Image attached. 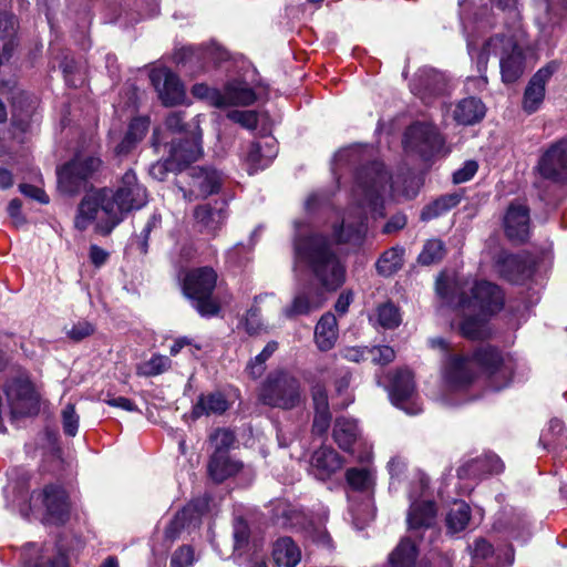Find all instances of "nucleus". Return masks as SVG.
<instances>
[{
  "mask_svg": "<svg viewBox=\"0 0 567 567\" xmlns=\"http://www.w3.org/2000/svg\"><path fill=\"white\" fill-rule=\"evenodd\" d=\"M338 338V327L336 317L328 312L324 313L315 329V340L321 351H329L333 348Z\"/></svg>",
  "mask_w": 567,
  "mask_h": 567,
  "instance_id": "obj_34",
  "label": "nucleus"
},
{
  "mask_svg": "<svg viewBox=\"0 0 567 567\" xmlns=\"http://www.w3.org/2000/svg\"><path fill=\"white\" fill-rule=\"evenodd\" d=\"M228 117L247 130H255L258 124L257 113L254 111H231Z\"/></svg>",
  "mask_w": 567,
  "mask_h": 567,
  "instance_id": "obj_50",
  "label": "nucleus"
},
{
  "mask_svg": "<svg viewBox=\"0 0 567 567\" xmlns=\"http://www.w3.org/2000/svg\"><path fill=\"white\" fill-rule=\"evenodd\" d=\"M367 353L372 362L382 365L392 362L395 358L394 350L388 346L371 348Z\"/></svg>",
  "mask_w": 567,
  "mask_h": 567,
  "instance_id": "obj_52",
  "label": "nucleus"
},
{
  "mask_svg": "<svg viewBox=\"0 0 567 567\" xmlns=\"http://www.w3.org/2000/svg\"><path fill=\"white\" fill-rule=\"evenodd\" d=\"M470 518V506L463 501L454 502L446 517L447 528L452 533L461 532L467 526Z\"/></svg>",
  "mask_w": 567,
  "mask_h": 567,
  "instance_id": "obj_41",
  "label": "nucleus"
},
{
  "mask_svg": "<svg viewBox=\"0 0 567 567\" xmlns=\"http://www.w3.org/2000/svg\"><path fill=\"white\" fill-rule=\"evenodd\" d=\"M499 54L501 75L504 83L517 81L524 73V54L522 49L509 37L497 35L492 38L477 55V70L482 79L487 82L483 73L486 70L488 54Z\"/></svg>",
  "mask_w": 567,
  "mask_h": 567,
  "instance_id": "obj_7",
  "label": "nucleus"
},
{
  "mask_svg": "<svg viewBox=\"0 0 567 567\" xmlns=\"http://www.w3.org/2000/svg\"><path fill=\"white\" fill-rule=\"evenodd\" d=\"M346 478L353 489L362 492L371 489L374 484L373 474L367 468H349Z\"/></svg>",
  "mask_w": 567,
  "mask_h": 567,
  "instance_id": "obj_43",
  "label": "nucleus"
},
{
  "mask_svg": "<svg viewBox=\"0 0 567 567\" xmlns=\"http://www.w3.org/2000/svg\"><path fill=\"white\" fill-rule=\"evenodd\" d=\"M214 452L228 451L235 442V434L226 429H218L209 436Z\"/></svg>",
  "mask_w": 567,
  "mask_h": 567,
  "instance_id": "obj_49",
  "label": "nucleus"
},
{
  "mask_svg": "<svg viewBox=\"0 0 567 567\" xmlns=\"http://www.w3.org/2000/svg\"><path fill=\"white\" fill-rule=\"evenodd\" d=\"M451 285L447 278L441 277L436 281V291L447 302L454 301L457 295L462 321L460 331L468 339H484L488 336L486 317L499 311L504 305L501 289L485 280L455 284L450 292Z\"/></svg>",
  "mask_w": 567,
  "mask_h": 567,
  "instance_id": "obj_2",
  "label": "nucleus"
},
{
  "mask_svg": "<svg viewBox=\"0 0 567 567\" xmlns=\"http://www.w3.org/2000/svg\"><path fill=\"white\" fill-rule=\"evenodd\" d=\"M256 101V94L251 87L241 82L229 83L218 100L219 107L230 105H250Z\"/></svg>",
  "mask_w": 567,
  "mask_h": 567,
  "instance_id": "obj_35",
  "label": "nucleus"
},
{
  "mask_svg": "<svg viewBox=\"0 0 567 567\" xmlns=\"http://www.w3.org/2000/svg\"><path fill=\"white\" fill-rule=\"evenodd\" d=\"M193 94L199 99H208L210 100L216 106L219 107L218 100H221V93L210 89L206 84H196L193 86L192 90Z\"/></svg>",
  "mask_w": 567,
  "mask_h": 567,
  "instance_id": "obj_58",
  "label": "nucleus"
},
{
  "mask_svg": "<svg viewBox=\"0 0 567 567\" xmlns=\"http://www.w3.org/2000/svg\"><path fill=\"white\" fill-rule=\"evenodd\" d=\"M241 468L243 463L233 460L226 451L214 452L208 463L209 475L218 483L237 474Z\"/></svg>",
  "mask_w": 567,
  "mask_h": 567,
  "instance_id": "obj_29",
  "label": "nucleus"
},
{
  "mask_svg": "<svg viewBox=\"0 0 567 567\" xmlns=\"http://www.w3.org/2000/svg\"><path fill=\"white\" fill-rule=\"evenodd\" d=\"M228 59V53L219 45L213 43L208 47H184L181 48L176 54L175 60L177 63L194 62L200 63L202 68L209 64L217 65L218 63Z\"/></svg>",
  "mask_w": 567,
  "mask_h": 567,
  "instance_id": "obj_22",
  "label": "nucleus"
},
{
  "mask_svg": "<svg viewBox=\"0 0 567 567\" xmlns=\"http://www.w3.org/2000/svg\"><path fill=\"white\" fill-rule=\"evenodd\" d=\"M374 320L382 328L394 329L402 319L399 309L392 302H385L377 308Z\"/></svg>",
  "mask_w": 567,
  "mask_h": 567,
  "instance_id": "obj_42",
  "label": "nucleus"
},
{
  "mask_svg": "<svg viewBox=\"0 0 567 567\" xmlns=\"http://www.w3.org/2000/svg\"><path fill=\"white\" fill-rule=\"evenodd\" d=\"M503 470L502 460L493 453H486L461 465L457 475L461 478H480L489 474H499Z\"/></svg>",
  "mask_w": 567,
  "mask_h": 567,
  "instance_id": "obj_25",
  "label": "nucleus"
},
{
  "mask_svg": "<svg viewBox=\"0 0 567 567\" xmlns=\"http://www.w3.org/2000/svg\"><path fill=\"white\" fill-rule=\"evenodd\" d=\"M249 538V527L244 519H237L234 525V548H243Z\"/></svg>",
  "mask_w": 567,
  "mask_h": 567,
  "instance_id": "obj_56",
  "label": "nucleus"
},
{
  "mask_svg": "<svg viewBox=\"0 0 567 567\" xmlns=\"http://www.w3.org/2000/svg\"><path fill=\"white\" fill-rule=\"evenodd\" d=\"M278 148L276 141L270 137L265 142H255L248 146L244 161L249 174L267 167L277 156Z\"/></svg>",
  "mask_w": 567,
  "mask_h": 567,
  "instance_id": "obj_26",
  "label": "nucleus"
},
{
  "mask_svg": "<svg viewBox=\"0 0 567 567\" xmlns=\"http://www.w3.org/2000/svg\"><path fill=\"white\" fill-rule=\"evenodd\" d=\"M244 329L249 334L259 333L262 330V322L260 319V310L257 307H251L244 320H243Z\"/></svg>",
  "mask_w": 567,
  "mask_h": 567,
  "instance_id": "obj_51",
  "label": "nucleus"
},
{
  "mask_svg": "<svg viewBox=\"0 0 567 567\" xmlns=\"http://www.w3.org/2000/svg\"><path fill=\"white\" fill-rule=\"evenodd\" d=\"M7 399L12 419L37 414L40 408V394L27 377H19L9 384Z\"/></svg>",
  "mask_w": 567,
  "mask_h": 567,
  "instance_id": "obj_10",
  "label": "nucleus"
},
{
  "mask_svg": "<svg viewBox=\"0 0 567 567\" xmlns=\"http://www.w3.org/2000/svg\"><path fill=\"white\" fill-rule=\"evenodd\" d=\"M278 349V343L276 341H270L266 344L262 351L255 357V359L250 360L246 367L247 373L257 379L261 377L265 371V362L275 353Z\"/></svg>",
  "mask_w": 567,
  "mask_h": 567,
  "instance_id": "obj_44",
  "label": "nucleus"
},
{
  "mask_svg": "<svg viewBox=\"0 0 567 567\" xmlns=\"http://www.w3.org/2000/svg\"><path fill=\"white\" fill-rule=\"evenodd\" d=\"M311 393L315 408L312 431L313 433L321 435L327 432L331 421L328 394L326 389L320 384L315 385Z\"/></svg>",
  "mask_w": 567,
  "mask_h": 567,
  "instance_id": "obj_28",
  "label": "nucleus"
},
{
  "mask_svg": "<svg viewBox=\"0 0 567 567\" xmlns=\"http://www.w3.org/2000/svg\"><path fill=\"white\" fill-rule=\"evenodd\" d=\"M63 431L69 436H75L79 429V414L75 411V406L69 403L64 406L61 413Z\"/></svg>",
  "mask_w": 567,
  "mask_h": 567,
  "instance_id": "obj_46",
  "label": "nucleus"
},
{
  "mask_svg": "<svg viewBox=\"0 0 567 567\" xmlns=\"http://www.w3.org/2000/svg\"><path fill=\"white\" fill-rule=\"evenodd\" d=\"M369 350L370 349H368V348L352 347V348L344 349L342 354L349 361L360 362L361 360L369 359L368 353H367V351H369Z\"/></svg>",
  "mask_w": 567,
  "mask_h": 567,
  "instance_id": "obj_62",
  "label": "nucleus"
},
{
  "mask_svg": "<svg viewBox=\"0 0 567 567\" xmlns=\"http://www.w3.org/2000/svg\"><path fill=\"white\" fill-rule=\"evenodd\" d=\"M272 559L278 566L296 567L301 551L290 537H281L272 546Z\"/></svg>",
  "mask_w": 567,
  "mask_h": 567,
  "instance_id": "obj_33",
  "label": "nucleus"
},
{
  "mask_svg": "<svg viewBox=\"0 0 567 567\" xmlns=\"http://www.w3.org/2000/svg\"><path fill=\"white\" fill-rule=\"evenodd\" d=\"M391 177L382 163L373 162L361 168L355 176L352 207L340 225L333 226L332 237L336 243L359 241L364 233V220L369 210L373 217L382 216L381 194L385 192Z\"/></svg>",
  "mask_w": 567,
  "mask_h": 567,
  "instance_id": "obj_3",
  "label": "nucleus"
},
{
  "mask_svg": "<svg viewBox=\"0 0 567 567\" xmlns=\"http://www.w3.org/2000/svg\"><path fill=\"white\" fill-rule=\"evenodd\" d=\"M342 466V457L331 447H320L313 453L311 458L312 472L321 481L331 477Z\"/></svg>",
  "mask_w": 567,
  "mask_h": 567,
  "instance_id": "obj_27",
  "label": "nucleus"
},
{
  "mask_svg": "<svg viewBox=\"0 0 567 567\" xmlns=\"http://www.w3.org/2000/svg\"><path fill=\"white\" fill-rule=\"evenodd\" d=\"M390 398L395 406L408 414L414 415L422 411L416 400L413 374L408 369H401L394 374L390 388Z\"/></svg>",
  "mask_w": 567,
  "mask_h": 567,
  "instance_id": "obj_15",
  "label": "nucleus"
},
{
  "mask_svg": "<svg viewBox=\"0 0 567 567\" xmlns=\"http://www.w3.org/2000/svg\"><path fill=\"white\" fill-rule=\"evenodd\" d=\"M186 186H178L183 197L189 202L205 198L218 192L221 183L219 173L215 169L193 167L187 174Z\"/></svg>",
  "mask_w": 567,
  "mask_h": 567,
  "instance_id": "obj_13",
  "label": "nucleus"
},
{
  "mask_svg": "<svg viewBox=\"0 0 567 567\" xmlns=\"http://www.w3.org/2000/svg\"><path fill=\"white\" fill-rule=\"evenodd\" d=\"M171 367V360L166 355L155 354L142 365V371L145 375H157Z\"/></svg>",
  "mask_w": 567,
  "mask_h": 567,
  "instance_id": "obj_47",
  "label": "nucleus"
},
{
  "mask_svg": "<svg viewBox=\"0 0 567 567\" xmlns=\"http://www.w3.org/2000/svg\"><path fill=\"white\" fill-rule=\"evenodd\" d=\"M324 300L326 298L321 289L313 285H307L296 292L291 305L285 307L282 313L288 319L309 315L318 310L323 305Z\"/></svg>",
  "mask_w": 567,
  "mask_h": 567,
  "instance_id": "obj_21",
  "label": "nucleus"
},
{
  "mask_svg": "<svg viewBox=\"0 0 567 567\" xmlns=\"http://www.w3.org/2000/svg\"><path fill=\"white\" fill-rule=\"evenodd\" d=\"M151 81L164 105L179 104L185 96V91L178 78L167 69L152 71Z\"/></svg>",
  "mask_w": 567,
  "mask_h": 567,
  "instance_id": "obj_20",
  "label": "nucleus"
},
{
  "mask_svg": "<svg viewBox=\"0 0 567 567\" xmlns=\"http://www.w3.org/2000/svg\"><path fill=\"white\" fill-rule=\"evenodd\" d=\"M481 368L488 373L495 390L506 386L512 380V365L505 363L499 352L492 347L480 348L473 357H451L445 365L444 381L449 389L458 391L467 388Z\"/></svg>",
  "mask_w": 567,
  "mask_h": 567,
  "instance_id": "obj_4",
  "label": "nucleus"
},
{
  "mask_svg": "<svg viewBox=\"0 0 567 567\" xmlns=\"http://www.w3.org/2000/svg\"><path fill=\"white\" fill-rule=\"evenodd\" d=\"M105 403L113 408L123 409L125 411L132 412L136 410L135 403L124 396H112L105 399Z\"/></svg>",
  "mask_w": 567,
  "mask_h": 567,
  "instance_id": "obj_61",
  "label": "nucleus"
},
{
  "mask_svg": "<svg viewBox=\"0 0 567 567\" xmlns=\"http://www.w3.org/2000/svg\"><path fill=\"white\" fill-rule=\"evenodd\" d=\"M444 140L432 124L415 123L404 135V147L408 152H415L423 157H430L440 152Z\"/></svg>",
  "mask_w": 567,
  "mask_h": 567,
  "instance_id": "obj_12",
  "label": "nucleus"
},
{
  "mask_svg": "<svg viewBox=\"0 0 567 567\" xmlns=\"http://www.w3.org/2000/svg\"><path fill=\"white\" fill-rule=\"evenodd\" d=\"M193 215L198 233L208 237H216L227 217L226 203L216 200L214 204L198 205L195 207Z\"/></svg>",
  "mask_w": 567,
  "mask_h": 567,
  "instance_id": "obj_17",
  "label": "nucleus"
},
{
  "mask_svg": "<svg viewBox=\"0 0 567 567\" xmlns=\"http://www.w3.org/2000/svg\"><path fill=\"white\" fill-rule=\"evenodd\" d=\"M259 399L271 408L291 410L301 403L300 382L285 371L270 373L260 388Z\"/></svg>",
  "mask_w": 567,
  "mask_h": 567,
  "instance_id": "obj_8",
  "label": "nucleus"
},
{
  "mask_svg": "<svg viewBox=\"0 0 567 567\" xmlns=\"http://www.w3.org/2000/svg\"><path fill=\"white\" fill-rule=\"evenodd\" d=\"M202 134L196 125L190 140L173 142L169 151V157L166 165L169 169H182L189 163L197 161L203 153L200 145Z\"/></svg>",
  "mask_w": 567,
  "mask_h": 567,
  "instance_id": "obj_19",
  "label": "nucleus"
},
{
  "mask_svg": "<svg viewBox=\"0 0 567 567\" xmlns=\"http://www.w3.org/2000/svg\"><path fill=\"white\" fill-rule=\"evenodd\" d=\"M216 281L217 275L210 267L194 269L184 280V292L202 316H216L219 311L218 302L212 297Z\"/></svg>",
  "mask_w": 567,
  "mask_h": 567,
  "instance_id": "obj_9",
  "label": "nucleus"
},
{
  "mask_svg": "<svg viewBox=\"0 0 567 567\" xmlns=\"http://www.w3.org/2000/svg\"><path fill=\"white\" fill-rule=\"evenodd\" d=\"M229 409V403L225 395L220 392L202 394L192 409V417L199 419L202 416L219 415Z\"/></svg>",
  "mask_w": 567,
  "mask_h": 567,
  "instance_id": "obj_31",
  "label": "nucleus"
},
{
  "mask_svg": "<svg viewBox=\"0 0 567 567\" xmlns=\"http://www.w3.org/2000/svg\"><path fill=\"white\" fill-rule=\"evenodd\" d=\"M32 553H39V548L35 545L30 544L24 546L23 556L25 558L27 564L31 567H68L65 557L63 555L55 556L52 560H50V564L48 566H40L38 563L31 561Z\"/></svg>",
  "mask_w": 567,
  "mask_h": 567,
  "instance_id": "obj_53",
  "label": "nucleus"
},
{
  "mask_svg": "<svg viewBox=\"0 0 567 567\" xmlns=\"http://www.w3.org/2000/svg\"><path fill=\"white\" fill-rule=\"evenodd\" d=\"M498 271L512 282H522L533 274L532 265L517 255H504L498 262Z\"/></svg>",
  "mask_w": 567,
  "mask_h": 567,
  "instance_id": "obj_30",
  "label": "nucleus"
},
{
  "mask_svg": "<svg viewBox=\"0 0 567 567\" xmlns=\"http://www.w3.org/2000/svg\"><path fill=\"white\" fill-rule=\"evenodd\" d=\"M494 553L493 546L486 542L483 538L476 539L473 544V547H471V554H472V566L471 567H478V565L491 557Z\"/></svg>",
  "mask_w": 567,
  "mask_h": 567,
  "instance_id": "obj_48",
  "label": "nucleus"
},
{
  "mask_svg": "<svg viewBox=\"0 0 567 567\" xmlns=\"http://www.w3.org/2000/svg\"><path fill=\"white\" fill-rule=\"evenodd\" d=\"M477 168L478 165L475 161H466L461 168L454 172L453 182L462 184L470 181L476 174Z\"/></svg>",
  "mask_w": 567,
  "mask_h": 567,
  "instance_id": "obj_57",
  "label": "nucleus"
},
{
  "mask_svg": "<svg viewBox=\"0 0 567 567\" xmlns=\"http://www.w3.org/2000/svg\"><path fill=\"white\" fill-rule=\"evenodd\" d=\"M16 20L9 12H0V65L9 61L14 49Z\"/></svg>",
  "mask_w": 567,
  "mask_h": 567,
  "instance_id": "obj_36",
  "label": "nucleus"
},
{
  "mask_svg": "<svg viewBox=\"0 0 567 567\" xmlns=\"http://www.w3.org/2000/svg\"><path fill=\"white\" fill-rule=\"evenodd\" d=\"M504 227L509 239L525 241L529 234V210L522 203H512L504 217Z\"/></svg>",
  "mask_w": 567,
  "mask_h": 567,
  "instance_id": "obj_23",
  "label": "nucleus"
},
{
  "mask_svg": "<svg viewBox=\"0 0 567 567\" xmlns=\"http://www.w3.org/2000/svg\"><path fill=\"white\" fill-rule=\"evenodd\" d=\"M485 115V106L481 100L467 97L460 101L454 110V120L463 125H472Z\"/></svg>",
  "mask_w": 567,
  "mask_h": 567,
  "instance_id": "obj_37",
  "label": "nucleus"
},
{
  "mask_svg": "<svg viewBox=\"0 0 567 567\" xmlns=\"http://www.w3.org/2000/svg\"><path fill=\"white\" fill-rule=\"evenodd\" d=\"M297 238L295 250L297 258L306 261L316 278L327 290H336L344 281V267L331 250L328 239L321 235L302 238L301 224L296 221Z\"/></svg>",
  "mask_w": 567,
  "mask_h": 567,
  "instance_id": "obj_5",
  "label": "nucleus"
},
{
  "mask_svg": "<svg viewBox=\"0 0 567 567\" xmlns=\"http://www.w3.org/2000/svg\"><path fill=\"white\" fill-rule=\"evenodd\" d=\"M19 189H20V192L24 196L30 197L32 199H35V200H38L41 204H48L49 203V197L43 192V189H41V188H39V187L34 186V185L21 184L19 186Z\"/></svg>",
  "mask_w": 567,
  "mask_h": 567,
  "instance_id": "obj_59",
  "label": "nucleus"
},
{
  "mask_svg": "<svg viewBox=\"0 0 567 567\" xmlns=\"http://www.w3.org/2000/svg\"><path fill=\"white\" fill-rule=\"evenodd\" d=\"M446 87V76L431 68L420 69L411 83V91L426 104L443 95Z\"/></svg>",
  "mask_w": 567,
  "mask_h": 567,
  "instance_id": "obj_16",
  "label": "nucleus"
},
{
  "mask_svg": "<svg viewBox=\"0 0 567 567\" xmlns=\"http://www.w3.org/2000/svg\"><path fill=\"white\" fill-rule=\"evenodd\" d=\"M93 332V327L89 322H80L72 327L69 331V337L73 340H82L83 338L90 336Z\"/></svg>",
  "mask_w": 567,
  "mask_h": 567,
  "instance_id": "obj_60",
  "label": "nucleus"
},
{
  "mask_svg": "<svg viewBox=\"0 0 567 567\" xmlns=\"http://www.w3.org/2000/svg\"><path fill=\"white\" fill-rule=\"evenodd\" d=\"M332 436L340 449L351 452L353 444L360 437L357 421L348 417H338L334 422Z\"/></svg>",
  "mask_w": 567,
  "mask_h": 567,
  "instance_id": "obj_32",
  "label": "nucleus"
},
{
  "mask_svg": "<svg viewBox=\"0 0 567 567\" xmlns=\"http://www.w3.org/2000/svg\"><path fill=\"white\" fill-rule=\"evenodd\" d=\"M536 171L543 178L555 183L567 181V141L550 145L539 157Z\"/></svg>",
  "mask_w": 567,
  "mask_h": 567,
  "instance_id": "obj_14",
  "label": "nucleus"
},
{
  "mask_svg": "<svg viewBox=\"0 0 567 567\" xmlns=\"http://www.w3.org/2000/svg\"><path fill=\"white\" fill-rule=\"evenodd\" d=\"M32 501L41 499L47 508L48 515L55 522H64L69 514V502L63 488L49 485L40 493H33Z\"/></svg>",
  "mask_w": 567,
  "mask_h": 567,
  "instance_id": "obj_24",
  "label": "nucleus"
},
{
  "mask_svg": "<svg viewBox=\"0 0 567 567\" xmlns=\"http://www.w3.org/2000/svg\"><path fill=\"white\" fill-rule=\"evenodd\" d=\"M203 509H197L194 504L184 507L178 512L171 523L165 528V537L174 540L181 534V532L190 524L193 519H198V516Z\"/></svg>",
  "mask_w": 567,
  "mask_h": 567,
  "instance_id": "obj_39",
  "label": "nucleus"
},
{
  "mask_svg": "<svg viewBox=\"0 0 567 567\" xmlns=\"http://www.w3.org/2000/svg\"><path fill=\"white\" fill-rule=\"evenodd\" d=\"M147 202V193L133 171L121 178L116 190L102 188L84 196L79 205L75 226L80 230L95 225L99 233L110 234L124 216L133 209L142 208Z\"/></svg>",
  "mask_w": 567,
  "mask_h": 567,
  "instance_id": "obj_1",
  "label": "nucleus"
},
{
  "mask_svg": "<svg viewBox=\"0 0 567 567\" xmlns=\"http://www.w3.org/2000/svg\"><path fill=\"white\" fill-rule=\"evenodd\" d=\"M148 126L150 121L146 117H136L130 123L127 133L135 143H138L146 135Z\"/></svg>",
  "mask_w": 567,
  "mask_h": 567,
  "instance_id": "obj_55",
  "label": "nucleus"
},
{
  "mask_svg": "<svg viewBox=\"0 0 567 567\" xmlns=\"http://www.w3.org/2000/svg\"><path fill=\"white\" fill-rule=\"evenodd\" d=\"M461 199L462 194L458 192L442 195L422 209L421 219L423 221H429L437 218L457 206Z\"/></svg>",
  "mask_w": 567,
  "mask_h": 567,
  "instance_id": "obj_38",
  "label": "nucleus"
},
{
  "mask_svg": "<svg viewBox=\"0 0 567 567\" xmlns=\"http://www.w3.org/2000/svg\"><path fill=\"white\" fill-rule=\"evenodd\" d=\"M404 249L392 247L384 251L377 262L378 272L382 276H391L403 265Z\"/></svg>",
  "mask_w": 567,
  "mask_h": 567,
  "instance_id": "obj_40",
  "label": "nucleus"
},
{
  "mask_svg": "<svg viewBox=\"0 0 567 567\" xmlns=\"http://www.w3.org/2000/svg\"><path fill=\"white\" fill-rule=\"evenodd\" d=\"M101 163L95 156H76L58 171L59 188L66 194L78 192L83 182L100 168Z\"/></svg>",
  "mask_w": 567,
  "mask_h": 567,
  "instance_id": "obj_11",
  "label": "nucleus"
},
{
  "mask_svg": "<svg viewBox=\"0 0 567 567\" xmlns=\"http://www.w3.org/2000/svg\"><path fill=\"white\" fill-rule=\"evenodd\" d=\"M559 64L555 61L549 62L539 69L529 80L526 86L523 100V109L532 114L536 112L545 97V87L551 75L558 70Z\"/></svg>",
  "mask_w": 567,
  "mask_h": 567,
  "instance_id": "obj_18",
  "label": "nucleus"
},
{
  "mask_svg": "<svg viewBox=\"0 0 567 567\" xmlns=\"http://www.w3.org/2000/svg\"><path fill=\"white\" fill-rule=\"evenodd\" d=\"M436 508L431 501L413 502L408 515V532L389 557L390 567H414L417 548L412 538H419L422 542L427 538L433 543L439 537V530L435 526Z\"/></svg>",
  "mask_w": 567,
  "mask_h": 567,
  "instance_id": "obj_6",
  "label": "nucleus"
},
{
  "mask_svg": "<svg viewBox=\"0 0 567 567\" xmlns=\"http://www.w3.org/2000/svg\"><path fill=\"white\" fill-rule=\"evenodd\" d=\"M388 468H389V473L391 475V477H400L405 468H406V463L403 458L399 457V456H395V457H392L388 464Z\"/></svg>",
  "mask_w": 567,
  "mask_h": 567,
  "instance_id": "obj_64",
  "label": "nucleus"
},
{
  "mask_svg": "<svg viewBox=\"0 0 567 567\" xmlns=\"http://www.w3.org/2000/svg\"><path fill=\"white\" fill-rule=\"evenodd\" d=\"M445 255L444 244L440 239H431L426 241L419 256V261L422 265H431L439 262Z\"/></svg>",
  "mask_w": 567,
  "mask_h": 567,
  "instance_id": "obj_45",
  "label": "nucleus"
},
{
  "mask_svg": "<svg viewBox=\"0 0 567 567\" xmlns=\"http://www.w3.org/2000/svg\"><path fill=\"white\" fill-rule=\"evenodd\" d=\"M21 202L18 198L10 200L8 205V214L12 218L16 226L22 225L24 219L21 214Z\"/></svg>",
  "mask_w": 567,
  "mask_h": 567,
  "instance_id": "obj_63",
  "label": "nucleus"
},
{
  "mask_svg": "<svg viewBox=\"0 0 567 567\" xmlns=\"http://www.w3.org/2000/svg\"><path fill=\"white\" fill-rule=\"evenodd\" d=\"M194 563V550L189 546H182L173 554L171 567H189Z\"/></svg>",
  "mask_w": 567,
  "mask_h": 567,
  "instance_id": "obj_54",
  "label": "nucleus"
}]
</instances>
